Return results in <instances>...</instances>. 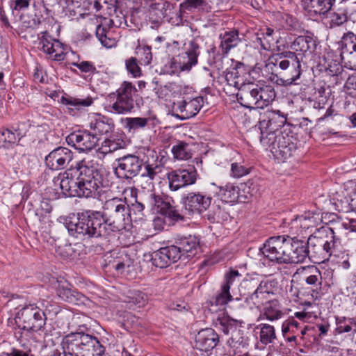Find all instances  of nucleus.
Wrapping results in <instances>:
<instances>
[{
	"label": "nucleus",
	"mask_w": 356,
	"mask_h": 356,
	"mask_svg": "<svg viewBox=\"0 0 356 356\" xmlns=\"http://www.w3.org/2000/svg\"><path fill=\"white\" fill-rule=\"evenodd\" d=\"M264 282V280H260L258 277L246 278L243 280L240 285V291L244 300L255 292Z\"/></svg>",
	"instance_id": "nucleus-39"
},
{
	"label": "nucleus",
	"mask_w": 356,
	"mask_h": 356,
	"mask_svg": "<svg viewBox=\"0 0 356 356\" xmlns=\"http://www.w3.org/2000/svg\"><path fill=\"white\" fill-rule=\"evenodd\" d=\"M74 337L72 335H67L63 339L62 346L65 356H89V346H87V343H74L78 341V339Z\"/></svg>",
	"instance_id": "nucleus-29"
},
{
	"label": "nucleus",
	"mask_w": 356,
	"mask_h": 356,
	"mask_svg": "<svg viewBox=\"0 0 356 356\" xmlns=\"http://www.w3.org/2000/svg\"><path fill=\"white\" fill-rule=\"evenodd\" d=\"M225 203L224 204H221V201L214 202L204 217L211 222H219L227 220L229 214L225 211Z\"/></svg>",
	"instance_id": "nucleus-38"
},
{
	"label": "nucleus",
	"mask_w": 356,
	"mask_h": 356,
	"mask_svg": "<svg viewBox=\"0 0 356 356\" xmlns=\"http://www.w3.org/2000/svg\"><path fill=\"white\" fill-rule=\"evenodd\" d=\"M200 46L195 40H191L186 51L177 56V58H172L165 65L169 70L166 72L174 74L179 72H189L193 67L197 64L198 56L200 54Z\"/></svg>",
	"instance_id": "nucleus-7"
},
{
	"label": "nucleus",
	"mask_w": 356,
	"mask_h": 356,
	"mask_svg": "<svg viewBox=\"0 0 356 356\" xmlns=\"http://www.w3.org/2000/svg\"><path fill=\"white\" fill-rule=\"evenodd\" d=\"M288 238L289 236H277L270 237L260 248L264 256L269 261L278 264H286L288 250Z\"/></svg>",
	"instance_id": "nucleus-8"
},
{
	"label": "nucleus",
	"mask_w": 356,
	"mask_h": 356,
	"mask_svg": "<svg viewBox=\"0 0 356 356\" xmlns=\"http://www.w3.org/2000/svg\"><path fill=\"white\" fill-rule=\"evenodd\" d=\"M127 71L132 74L134 77H138L141 74V70L138 65L137 59L131 57L125 62Z\"/></svg>",
	"instance_id": "nucleus-58"
},
{
	"label": "nucleus",
	"mask_w": 356,
	"mask_h": 356,
	"mask_svg": "<svg viewBox=\"0 0 356 356\" xmlns=\"http://www.w3.org/2000/svg\"><path fill=\"white\" fill-rule=\"evenodd\" d=\"M115 173L119 177L131 179L141 170L143 161L134 154H127L115 160Z\"/></svg>",
	"instance_id": "nucleus-15"
},
{
	"label": "nucleus",
	"mask_w": 356,
	"mask_h": 356,
	"mask_svg": "<svg viewBox=\"0 0 356 356\" xmlns=\"http://www.w3.org/2000/svg\"><path fill=\"white\" fill-rule=\"evenodd\" d=\"M69 233L76 238H82L89 235V211L86 210L67 217L65 221Z\"/></svg>",
	"instance_id": "nucleus-18"
},
{
	"label": "nucleus",
	"mask_w": 356,
	"mask_h": 356,
	"mask_svg": "<svg viewBox=\"0 0 356 356\" xmlns=\"http://www.w3.org/2000/svg\"><path fill=\"white\" fill-rule=\"evenodd\" d=\"M310 259L323 262L332 255H336V250L340 244L334 230L328 227L316 229L307 239Z\"/></svg>",
	"instance_id": "nucleus-5"
},
{
	"label": "nucleus",
	"mask_w": 356,
	"mask_h": 356,
	"mask_svg": "<svg viewBox=\"0 0 356 356\" xmlns=\"http://www.w3.org/2000/svg\"><path fill=\"white\" fill-rule=\"evenodd\" d=\"M42 49L54 60H63L65 57L63 44L58 40L42 37L40 40Z\"/></svg>",
	"instance_id": "nucleus-30"
},
{
	"label": "nucleus",
	"mask_w": 356,
	"mask_h": 356,
	"mask_svg": "<svg viewBox=\"0 0 356 356\" xmlns=\"http://www.w3.org/2000/svg\"><path fill=\"white\" fill-rule=\"evenodd\" d=\"M285 24L283 25L284 28L288 31H296L299 27V24L297 19L291 15H286L284 17Z\"/></svg>",
	"instance_id": "nucleus-64"
},
{
	"label": "nucleus",
	"mask_w": 356,
	"mask_h": 356,
	"mask_svg": "<svg viewBox=\"0 0 356 356\" xmlns=\"http://www.w3.org/2000/svg\"><path fill=\"white\" fill-rule=\"evenodd\" d=\"M337 330L339 333H344V332H348L351 330L352 327L350 326V324L352 323L351 319H349L350 323L349 324H345V322L346 321L345 317H338L337 318Z\"/></svg>",
	"instance_id": "nucleus-63"
},
{
	"label": "nucleus",
	"mask_w": 356,
	"mask_h": 356,
	"mask_svg": "<svg viewBox=\"0 0 356 356\" xmlns=\"http://www.w3.org/2000/svg\"><path fill=\"white\" fill-rule=\"evenodd\" d=\"M172 153L175 159L188 160L192 157V153L188 143L184 141H178L172 146Z\"/></svg>",
	"instance_id": "nucleus-43"
},
{
	"label": "nucleus",
	"mask_w": 356,
	"mask_h": 356,
	"mask_svg": "<svg viewBox=\"0 0 356 356\" xmlns=\"http://www.w3.org/2000/svg\"><path fill=\"white\" fill-rule=\"evenodd\" d=\"M197 173L195 168L190 167L188 169H177L167 174L169 188L172 191L192 185L197 180Z\"/></svg>",
	"instance_id": "nucleus-12"
},
{
	"label": "nucleus",
	"mask_w": 356,
	"mask_h": 356,
	"mask_svg": "<svg viewBox=\"0 0 356 356\" xmlns=\"http://www.w3.org/2000/svg\"><path fill=\"white\" fill-rule=\"evenodd\" d=\"M137 89L131 82L124 81L116 92L111 94V97H116V101L112 105L113 111L118 114H124L131 111L134 107V97Z\"/></svg>",
	"instance_id": "nucleus-9"
},
{
	"label": "nucleus",
	"mask_w": 356,
	"mask_h": 356,
	"mask_svg": "<svg viewBox=\"0 0 356 356\" xmlns=\"http://www.w3.org/2000/svg\"><path fill=\"white\" fill-rule=\"evenodd\" d=\"M261 127H260L261 129V137L260 142L262 145L266 149H269L270 152L272 153V149L273 147H276V143L278 140L279 133L280 131H277L275 130H270L269 131H263Z\"/></svg>",
	"instance_id": "nucleus-41"
},
{
	"label": "nucleus",
	"mask_w": 356,
	"mask_h": 356,
	"mask_svg": "<svg viewBox=\"0 0 356 356\" xmlns=\"http://www.w3.org/2000/svg\"><path fill=\"white\" fill-rule=\"evenodd\" d=\"M212 186L218 191L216 192L217 195L220 198L221 204L227 202H236L238 199L239 189L237 186L232 184H227L224 187H218L213 184Z\"/></svg>",
	"instance_id": "nucleus-36"
},
{
	"label": "nucleus",
	"mask_w": 356,
	"mask_h": 356,
	"mask_svg": "<svg viewBox=\"0 0 356 356\" xmlns=\"http://www.w3.org/2000/svg\"><path fill=\"white\" fill-rule=\"evenodd\" d=\"M220 47L224 54H228L232 48L236 47L241 42L238 31L236 29L227 31L224 33L220 34Z\"/></svg>",
	"instance_id": "nucleus-35"
},
{
	"label": "nucleus",
	"mask_w": 356,
	"mask_h": 356,
	"mask_svg": "<svg viewBox=\"0 0 356 356\" xmlns=\"http://www.w3.org/2000/svg\"><path fill=\"white\" fill-rule=\"evenodd\" d=\"M273 147L272 154L275 158L282 161H285L290 158L297 149L296 143L293 141V136L283 133H279L278 140Z\"/></svg>",
	"instance_id": "nucleus-22"
},
{
	"label": "nucleus",
	"mask_w": 356,
	"mask_h": 356,
	"mask_svg": "<svg viewBox=\"0 0 356 356\" xmlns=\"http://www.w3.org/2000/svg\"><path fill=\"white\" fill-rule=\"evenodd\" d=\"M125 138L124 134H113L109 138H104L101 145L90 147V154L102 159L106 154L125 148L127 145Z\"/></svg>",
	"instance_id": "nucleus-16"
},
{
	"label": "nucleus",
	"mask_w": 356,
	"mask_h": 356,
	"mask_svg": "<svg viewBox=\"0 0 356 356\" xmlns=\"http://www.w3.org/2000/svg\"><path fill=\"white\" fill-rule=\"evenodd\" d=\"M219 329L225 334H231L239 327H242L243 321L231 318L228 316L218 318Z\"/></svg>",
	"instance_id": "nucleus-42"
},
{
	"label": "nucleus",
	"mask_w": 356,
	"mask_h": 356,
	"mask_svg": "<svg viewBox=\"0 0 356 356\" xmlns=\"http://www.w3.org/2000/svg\"><path fill=\"white\" fill-rule=\"evenodd\" d=\"M60 101L63 104L73 107L76 110L89 106V97L81 99L71 96H62Z\"/></svg>",
	"instance_id": "nucleus-50"
},
{
	"label": "nucleus",
	"mask_w": 356,
	"mask_h": 356,
	"mask_svg": "<svg viewBox=\"0 0 356 356\" xmlns=\"http://www.w3.org/2000/svg\"><path fill=\"white\" fill-rule=\"evenodd\" d=\"M92 3L97 11L100 10L103 4L107 6L111 17L110 23L113 26L123 29L128 26L127 16L119 9L117 0H90V4Z\"/></svg>",
	"instance_id": "nucleus-19"
},
{
	"label": "nucleus",
	"mask_w": 356,
	"mask_h": 356,
	"mask_svg": "<svg viewBox=\"0 0 356 356\" xmlns=\"http://www.w3.org/2000/svg\"><path fill=\"white\" fill-rule=\"evenodd\" d=\"M110 124L105 122L101 118L95 114L94 119L90 121V147H98L104 135L111 130Z\"/></svg>",
	"instance_id": "nucleus-28"
},
{
	"label": "nucleus",
	"mask_w": 356,
	"mask_h": 356,
	"mask_svg": "<svg viewBox=\"0 0 356 356\" xmlns=\"http://www.w3.org/2000/svg\"><path fill=\"white\" fill-rule=\"evenodd\" d=\"M288 245L286 264H300L305 262L307 258L310 259L307 240L289 236Z\"/></svg>",
	"instance_id": "nucleus-14"
},
{
	"label": "nucleus",
	"mask_w": 356,
	"mask_h": 356,
	"mask_svg": "<svg viewBox=\"0 0 356 356\" xmlns=\"http://www.w3.org/2000/svg\"><path fill=\"white\" fill-rule=\"evenodd\" d=\"M239 327L232 332L230 338L227 340L228 346L232 348H238L240 346L244 347L247 343L244 337L243 331Z\"/></svg>",
	"instance_id": "nucleus-49"
},
{
	"label": "nucleus",
	"mask_w": 356,
	"mask_h": 356,
	"mask_svg": "<svg viewBox=\"0 0 356 356\" xmlns=\"http://www.w3.org/2000/svg\"><path fill=\"white\" fill-rule=\"evenodd\" d=\"M115 252L113 251L105 255V261L111 266L119 274L128 276L134 270V261L124 255V257H114Z\"/></svg>",
	"instance_id": "nucleus-26"
},
{
	"label": "nucleus",
	"mask_w": 356,
	"mask_h": 356,
	"mask_svg": "<svg viewBox=\"0 0 356 356\" xmlns=\"http://www.w3.org/2000/svg\"><path fill=\"white\" fill-rule=\"evenodd\" d=\"M257 327L260 329L259 339L262 344L272 343L277 339L274 326L267 323H261Z\"/></svg>",
	"instance_id": "nucleus-40"
},
{
	"label": "nucleus",
	"mask_w": 356,
	"mask_h": 356,
	"mask_svg": "<svg viewBox=\"0 0 356 356\" xmlns=\"http://www.w3.org/2000/svg\"><path fill=\"white\" fill-rule=\"evenodd\" d=\"M46 319L44 311L34 304L22 307L15 317L19 327L35 332L40 330L44 326Z\"/></svg>",
	"instance_id": "nucleus-6"
},
{
	"label": "nucleus",
	"mask_w": 356,
	"mask_h": 356,
	"mask_svg": "<svg viewBox=\"0 0 356 356\" xmlns=\"http://www.w3.org/2000/svg\"><path fill=\"white\" fill-rule=\"evenodd\" d=\"M90 355L92 356H104L105 347L97 337L90 335Z\"/></svg>",
	"instance_id": "nucleus-55"
},
{
	"label": "nucleus",
	"mask_w": 356,
	"mask_h": 356,
	"mask_svg": "<svg viewBox=\"0 0 356 356\" xmlns=\"http://www.w3.org/2000/svg\"><path fill=\"white\" fill-rule=\"evenodd\" d=\"M335 0H301L303 8L311 15H325L328 13Z\"/></svg>",
	"instance_id": "nucleus-31"
},
{
	"label": "nucleus",
	"mask_w": 356,
	"mask_h": 356,
	"mask_svg": "<svg viewBox=\"0 0 356 356\" xmlns=\"http://www.w3.org/2000/svg\"><path fill=\"white\" fill-rule=\"evenodd\" d=\"M199 243L197 237L189 235L176 239L175 245H173L177 248L180 259L182 257H189L195 255Z\"/></svg>",
	"instance_id": "nucleus-27"
},
{
	"label": "nucleus",
	"mask_w": 356,
	"mask_h": 356,
	"mask_svg": "<svg viewBox=\"0 0 356 356\" xmlns=\"http://www.w3.org/2000/svg\"><path fill=\"white\" fill-rule=\"evenodd\" d=\"M343 88L348 96L356 98V73L348 77Z\"/></svg>",
	"instance_id": "nucleus-56"
},
{
	"label": "nucleus",
	"mask_w": 356,
	"mask_h": 356,
	"mask_svg": "<svg viewBox=\"0 0 356 356\" xmlns=\"http://www.w3.org/2000/svg\"><path fill=\"white\" fill-rule=\"evenodd\" d=\"M95 35L102 46L106 48H111L115 45V40L107 35L106 28L101 24L97 26Z\"/></svg>",
	"instance_id": "nucleus-46"
},
{
	"label": "nucleus",
	"mask_w": 356,
	"mask_h": 356,
	"mask_svg": "<svg viewBox=\"0 0 356 356\" xmlns=\"http://www.w3.org/2000/svg\"><path fill=\"white\" fill-rule=\"evenodd\" d=\"M72 159L73 153L70 149L65 147H58L46 156L44 162L49 169L59 170L65 168Z\"/></svg>",
	"instance_id": "nucleus-20"
},
{
	"label": "nucleus",
	"mask_w": 356,
	"mask_h": 356,
	"mask_svg": "<svg viewBox=\"0 0 356 356\" xmlns=\"http://www.w3.org/2000/svg\"><path fill=\"white\" fill-rule=\"evenodd\" d=\"M284 315L279 301L274 299L265 303L261 310L259 318L274 321L282 318Z\"/></svg>",
	"instance_id": "nucleus-32"
},
{
	"label": "nucleus",
	"mask_w": 356,
	"mask_h": 356,
	"mask_svg": "<svg viewBox=\"0 0 356 356\" xmlns=\"http://www.w3.org/2000/svg\"><path fill=\"white\" fill-rule=\"evenodd\" d=\"M321 273L317 268L312 269V273L305 277V282L307 284L317 286L321 284Z\"/></svg>",
	"instance_id": "nucleus-59"
},
{
	"label": "nucleus",
	"mask_w": 356,
	"mask_h": 356,
	"mask_svg": "<svg viewBox=\"0 0 356 356\" xmlns=\"http://www.w3.org/2000/svg\"><path fill=\"white\" fill-rule=\"evenodd\" d=\"M240 273L236 270H231L225 275V282L222 284L224 286H228L230 289L231 286L235 283L236 279L240 276Z\"/></svg>",
	"instance_id": "nucleus-61"
},
{
	"label": "nucleus",
	"mask_w": 356,
	"mask_h": 356,
	"mask_svg": "<svg viewBox=\"0 0 356 356\" xmlns=\"http://www.w3.org/2000/svg\"><path fill=\"white\" fill-rule=\"evenodd\" d=\"M275 31L268 26H264L256 33V40L264 50H270L275 42Z\"/></svg>",
	"instance_id": "nucleus-37"
},
{
	"label": "nucleus",
	"mask_w": 356,
	"mask_h": 356,
	"mask_svg": "<svg viewBox=\"0 0 356 356\" xmlns=\"http://www.w3.org/2000/svg\"><path fill=\"white\" fill-rule=\"evenodd\" d=\"M277 282L275 280L266 279L258 289L250 297H247L245 302L250 309H261L269 300L270 296L275 294L277 289Z\"/></svg>",
	"instance_id": "nucleus-11"
},
{
	"label": "nucleus",
	"mask_w": 356,
	"mask_h": 356,
	"mask_svg": "<svg viewBox=\"0 0 356 356\" xmlns=\"http://www.w3.org/2000/svg\"><path fill=\"white\" fill-rule=\"evenodd\" d=\"M229 290L230 289L228 286H224L222 284L220 290L211 299V305L222 306L232 300L233 298L230 294Z\"/></svg>",
	"instance_id": "nucleus-44"
},
{
	"label": "nucleus",
	"mask_w": 356,
	"mask_h": 356,
	"mask_svg": "<svg viewBox=\"0 0 356 356\" xmlns=\"http://www.w3.org/2000/svg\"><path fill=\"white\" fill-rule=\"evenodd\" d=\"M212 197L210 195L200 192H190L182 199L186 210L192 213L202 214L211 205Z\"/></svg>",
	"instance_id": "nucleus-17"
},
{
	"label": "nucleus",
	"mask_w": 356,
	"mask_h": 356,
	"mask_svg": "<svg viewBox=\"0 0 356 356\" xmlns=\"http://www.w3.org/2000/svg\"><path fill=\"white\" fill-rule=\"evenodd\" d=\"M104 168L90 165V204L95 208L103 207L108 216L109 226L113 232L126 229L130 221V207L125 199L114 197L106 200L104 190Z\"/></svg>",
	"instance_id": "nucleus-1"
},
{
	"label": "nucleus",
	"mask_w": 356,
	"mask_h": 356,
	"mask_svg": "<svg viewBox=\"0 0 356 356\" xmlns=\"http://www.w3.org/2000/svg\"><path fill=\"white\" fill-rule=\"evenodd\" d=\"M76 169L79 172L76 181H74L72 173L66 170L54 178V186H59L64 195L67 197H89V160L86 158L78 161Z\"/></svg>",
	"instance_id": "nucleus-4"
},
{
	"label": "nucleus",
	"mask_w": 356,
	"mask_h": 356,
	"mask_svg": "<svg viewBox=\"0 0 356 356\" xmlns=\"http://www.w3.org/2000/svg\"><path fill=\"white\" fill-rule=\"evenodd\" d=\"M266 115L268 118L259 121L260 127H267L270 130L278 131L279 128L283 127L286 122V117L280 111H267Z\"/></svg>",
	"instance_id": "nucleus-33"
},
{
	"label": "nucleus",
	"mask_w": 356,
	"mask_h": 356,
	"mask_svg": "<svg viewBox=\"0 0 356 356\" xmlns=\"http://www.w3.org/2000/svg\"><path fill=\"white\" fill-rule=\"evenodd\" d=\"M179 259L178 251L174 245L162 247L151 254V261L156 267L163 268Z\"/></svg>",
	"instance_id": "nucleus-23"
},
{
	"label": "nucleus",
	"mask_w": 356,
	"mask_h": 356,
	"mask_svg": "<svg viewBox=\"0 0 356 356\" xmlns=\"http://www.w3.org/2000/svg\"><path fill=\"white\" fill-rule=\"evenodd\" d=\"M159 169V166L158 165H153L146 163L145 164V168L142 172L141 176L144 177H148L151 180H153L158 173L157 170Z\"/></svg>",
	"instance_id": "nucleus-60"
},
{
	"label": "nucleus",
	"mask_w": 356,
	"mask_h": 356,
	"mask_svg": "<svg viewBox=\"0 0 356 356\" xmlns=\"http://www.w3.org/2000/svg\"><path fill=\"white\" fill-rule=\"evenodd\" d=\"M314 217H307L306 216H301L296 218L291 222V227H298V226L303 227L305 229H309L313 227L315 221L313 220Z\"/></svg>",
	"instance_id": "nucleus-57"
},
{
	"label": "nucleus",
	"mask_w": 356,
	"mask_h": 356,
	"mask_svg": "<svg viewBox=\"0 0 356 356\" xmlns=\"http://www.w3.org/2000/svg\"><path fill=\"white\" fill-rule=\"evenodd\" d=\"M219 342L218 334L212 328L203 329L195 337V346L201 351L213 349Z\"/></svg>",
	"instance_id": "nucleus-25"
},
{
	"label": "nucleus",
	"mask_w": 356,
	"mask_h": 356,
	"mask_svg": "<svg viewBox=\"0 0 356 356\" xmlns=\"http://www.w3.org/2000/svg\"><path fill=\"white\" fill-rule=\"evenodd\" d=\"M345 193L344 191H342L341 194L337 193L333 200H334V204L339 212L348 213L350 212L349 200L350 193L347 195Z\"/></svg>",
	"instance_id": "nucleus-48"
},
{
	"label": "nucleus",
	"mask_w": 356,
	"mask_h": 356,
	"mask_svg": "<svg viewBox=\"0 0 356 356\" xmlns=\"http://www.w3.org/2000/svg\"><path fill=\"white\" fill-rule=\"evenodd\" d=\"M15 131L9 129H0V147H5L6 144L15 143L17 136L19 138L22 137L21 134L17 129Z\"/></svg>",
	"instance_id": "nucleus-47"
},
{
	"label": "nucleus",
	"mask_w": 356,
	"mask_h": 356,
	"mask_svg": "<svg viewBox=\"0 0 356 356\" xmlns=\"http://www.w3.org/2000/svg\"><path fill=\"white\" fill-rule=\"evenodd\" d=\"M126 128L129 131L143 129L147 124L149 119L146 118H127L125 119Z\"/></svg>",
	"instance_id": "nucleus-53"
},
{
	"label": "nucleus",
	"mask_w": 356,
	"mask_h": 356,
	"mask_svg": "<svg viewBox=\"0 0 356 356\" xmlns=\"http://www.w3.org/2000/svg\"><path fill=\"white\" fill-rule=\"evenodd\" d=\"M326 72L330 76H336L342 75L343 72V70L342 65L339 63L334 62L328 65L326 68Z\"/></svg>",
	"instance_id": "nucleus-62"
},
{
	"label": "nucleus",
	"mask_w": 356,
	"mask_h": 356,
	"mask_svg": "<svg viewBox=\"0 0 356 356\" xmlns=\"http://www.w3.org/2000/svg\"><path fill=\"white\" fill-rule=\"evenodd\" d=\"M145 204L152 210L156 211L172 220L177 221L183 217L173 205L174 200L167 195L156 194L151 191L147 196Z\"/></svg>",
	"instance_id": "nucleus-10"
},
{
	"label": "nucleus",
	"mask_w": 356,
	"mask_h": 356,
	"mask_svg": "<svg viewBox=\"0 0 356 356\" xmlns=\"http://www.w3.org/2000/svg\"><path fill=\"white\" fill-rule=\"evenodd\" d=\"M108 222V218H105L104 215L99 211L90 210V243L94 247L95 252H99L103 250V243L96 242L95 240L99 238L101 241H105L102 238L106 233V224Z\"/></svg>",
	"instance_id": "nucleus-13"
},
{
	"label": "nucleus",
	"mask_w": 356,
	"mask_h": 356,
	"mask_svg": "<svg viewBox=\"0 0 356 356\" xmlns=\"http://www.w3.org/2000/svg\"><path fill=\"white\" fill-rule=\"evenodd\" d=\"M152 48L149 46H138L136 54L141 65H147L152 60Z\"/></svg>",
	"instance_id": "nucleus-51"
},
{
	"label": "nucleus",
	"mask_w": 356,
	"mask_h": 356,
	"mask_svg": "<svg viewBox=\"0 0 356 356\" xmlns=\"http://www.w3.org/2000/svg\"><path fill=\"white\" fill-rule=\"evenodd\" d=\"M250 172V168L244 166L240 163H233L231 165V176L234 178H241Z\"/></svg>",
	"instance_id": "nucleus-54"
},
{
	"label": "nucleus",
	"mask_w": 356,
	"mask_h": 356,
	"mask_svg": "<svg viewBox=\"0 0 356 356\" xmlns=\"http://www.w3.org/2000/svg\"><path fill=\"white\" fill-rule=\"evenodd\" d=\"M174 104L176 110L180 113V115H176V117L181 120H186L195 116L199 113L204 105V99L202 97H196L177 102Z\"/></svg>",
	"instance_id": "nucleus-24"
},
{
	"label": "nucleus",
	"mask_w": 356,
	"mask_h": 356,
	"mask_svg": "<svg viewBox=\"0 0 356 356\" xmlns=\"http://www.w3.org/2000/svg\"><path fill=\"white\" fill-rule=\"evenodd\" d=\"M147 296L138 291H134L129 293L127 296V300L125 302L131 305H136L138 307H141L145 305L147 302Z\"/></svg>",
	"instance_id": "nucleus-52"
},
{
	"label": "nucleus",
	"mask_w": 356,
	"mask_h": 356,
	"mask_svg": "<svg viewBox=\"0 0 356 356\" xmlns=\"http://www.w3.org/2000/svg\"><path fill=\"white\" fill-rule=\"evenodd\" d=\"M290 51L277 53L270 56L266 64L267 67L274 66L275 72H283L285 79H280L284 86L295 83L302 74L303 58L312 54L316 49V40L307 35L297 37L289 44Z\"/></svg>",
	"instance_id": "nucleus-2"
},
{
	"label": "nucleus",
	"mask_w": 356,
	"mask_h": 356,
	"mask_svg": "<svg viewBox=\"0 0 356 356\" xmlns=\"http://www.w3.org/2000/svg\"><path fill=\"white\" fill-rule=\"evenodd\" d=\"M69 144H72L75 149L80 152H88L89 151V132L78 131L70 134L67 137Z\"/></svg>",
	"instance_id": "nucleus-34"
},
{
	"label": "nucleus",
	"mask_w": 356,
	"mask_h": 356,
	"mask_svg": "<svg viewBox=\"0 0 356 356\" xmlns=\"http://www.w3.org/2000/svg\"><path fill=\"white\" fill-rule=\"evenodd\" d=\"M341 56L347 67L356 70V34L345 33L341 39Z\"/></svg>",
	"instance_id": "nucleus-21"
},
{
	"label": "nucleus",
	"mask_w": 356,
	"mask_h": 356,
	"mask_svg": "<svg viewBox=\"0 0 356 356\" xmlns=\"http://www.w3.org/2000/svg\"><path fill=\"white\" fill-rule=\"evenodd\" d=\"M227 84L238 89L237 101L248 108H264L275 98L276 93L270 85H257L253 83H243L236 80L233 72H227L225 76Z\"/></svg>",
	"instance_id": "nucleus-3"
},
{
	"label": "nucleus",
	"mask_w": 356,
	"mask_h": 356,
	"mask_svg": "<svg viewBox=\"0 0 356 356\" xmlns=\"http://www.w3.org/2000/svg\"><path fill=\"white\" fill-rule=\"evenodd\" d=\"M212 2L207 0H186L180 5L181 9L183 10H192L196 8H202L206 10H212Z\"/></svg>",
	"instance_id": "nucleus-45"
}]
</instances>
